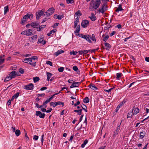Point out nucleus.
<instances>
[{"mask_svg":"<svg viewBox=\"0 0 149 149\" xmlns=\"http://www.w3.org/2000/svg\"><path fill=\"white\" fill-rule=\"evenodd\" d=\"M64 68L63 67H60V68H58V70L60 72H62L64 70Z\"/></svg>","mask_w":149,"mask_h":149,"instance_id":"obj_46","label":"nucleus"},{"mask_svg":"<svg viewBox=\"0 0 149 149\" xmlns=\"http://www.w3.org/2000/svg\"><path fill=\"white\" fill-rule=\"evenodd\" d=\"M12 79L11 77L9 75L5 79V81H8Z\"/></svg>","mask_w":149,"mask_h":149,"instance_id":"obj_39","label":"nucleus"},{"mask_svg":"<svg viewBox=\"0 0 149 149\" xmlns=\"http://www.w3.org/2000/svg\"><path fill=\"white\" fill-rule=\"evenodd\" d=\"M89 52V51L87 50H83V52H84V54H86L87 53H88Z\"/></svg>","mask_w":149,"mask_h":149,"instance_id":"obj_62","label":"nucleus"},{"mask_svg":"<svg viewBox=\"0 0 149 149\" xmlns=\"http://www.w3.org/2000/svg\"><path fill=\"white\" fill-rule=\"evenodd\" d=\"M45 93H42V94H39L38 95V96H45Z\"/></svg>","mask_w":149,"mask_h":149,"instance_id":"obj_61","label":"nucleus"},{"mask_svg":"<svg viewBox=\"0 0 149 149\" xmlns=\"http://www.w3.org/2000/svg\"><path fill=\"white\" fill-rule=\"evenodd\" d=\"M54 11V9L53 7H52L49 8L45 13L47 16L49 17L53 14Z\"/></svg>","mask_w":149,"mask_h":149,"instance_id":"obj_6","label":"nucleus"},{"mask_svg":"<svg viewBox=\"0 0 149 149\" xmlns=\"http://www.w3.org/2000/svg\"><path fill=\"white\" fill-rule=\"evenodd\" d=\"M139 112V109L138 108H135L133 113V115H136Z\"/></svg>","mask_w":149,"mask_h":149,"instance_id":"obj_29","label":"nucleus"},{"mask_svg":"<svg viewBox=\"0 0 149 149\" xmlns=\"http://www.w3.org/2000/svg\"><path fill=\"white\" fill-rule=\"evenodd\" d=\"M21 34L22 35L27 36H31L33 35L32 31L31 29H28L22 32Z\"/></svg>","mask_w":149,"mask_h":149,"instance_id":"obj_4","label":"nucleus"},{"mask_svg":"<svg viewBox=\"0 0 149 149\" xmlns=\"http://www.w3.org/2000/svg\"><path fill=\"white\" fill-rule=\"evenodd\" d=\"M89 22L88 20H85L82 22L81 23V26L83 28H86Z\"/></svg>","mask_w":149,"mask_h":149,"instance_id":"obj_10","label":"nucleus"},{"mask_svg":"<svg viewBox=\"0 0 149 149\" xmlns=\"http://www.w3.org/2000/svg\"><path fill=\"white\" fill-rule=\"evenodd\" d=\"M106 3H104L102 4L101 7V8H99L98 10L100 13H101L103 14L104 11H106L107 9Z\"/></svg>","mask_w":149,"mask_h":149,"instance_id":"obj_3","label":"nucleus"},{"mask_svg":"<svg viewBox=\"0 0 149 149\" xmlns=\"http://www.w3.org/2000/svg\"><path fill=\"white\" fill-rule=\"evenodd\" d=\"M89 101V99L88 97H86L85 98L84 100V102L85 103H88Z\"/></svg>","mask_w":149,"mask_h":149,"instance_id":"obj_31","label":"nucleus"},{"mask_svg":"<svg viewBox=\"0 0 149 149\" xmlns=\"http://www.w3.org/2000/svg\"><path fill=\"white\" fill-rule=\"evenodd\" d=\"M104 45L106 47L105 49H106L109 50L110 49L111 46L109 44L106 42L104 43Z\"/></svg>","mask_w":149,"mask_h":149,"instance_id":"obj_21","label":"nucleus"},{"mask_svg":"<svg viewBox=\"0 0 149 149\" xmlns=\"http://www.w3.org/2000/svg\"><path fill=\"white\" fill-rule=\"evenodd\" d=\"M113 90V88H111L109 90L104 89V91L105 92H108L109 93L111 91Z\"/></svg>","mask_w":149,"mask_h":149,"instance_id":"obj_52","label":"nucleus"},{"mask_svg":"<svg viewBox=\"0 0 149 149\" xmlns=\"http://www.w3.org/2000/svg\"><path fill=\"white\" fill-rule=\"evenodd\" d=\"M116 32L115 31H112V32L110 34V36H113V35H114L115 33H116Z\"/></svg>","mask_w":149,"mask_h":149,"instance_id":"obj_64","label":"nucleus"},{"mask_svg":"<svg viewBox=\"0 0 149 149\" xmlns=\"http://www.w3.org/2000/svg\"><path fill=\"white\" fill-rule=\"evenodd\" d=\"M36 115L37 116H38L40 118H44L45 116V114L42 113L39 111H37L36 112Z\"/></svg>","mask_w":149,"mask_h":149,"instance_id":"obj_8","label":"nucleus"},{"mask_svg":"<svg viewBox=\"0 0 149 149\" xmlns=\"http://www.w3.org/2000/svg\"><path fill=\"white\" fill-rule=\"evenodd\" d=\"M56 106L60 105H62V106H63L64 105V103L63 102H60V101H58L57 102H56Z\"/></svg>","mask_w":149,"mask_h":149,"instance_id":"obj_37","label":"nucleus"},{"mask_svg":"<svg viewBox=\"0 0 149 149\" xmlns=\"http://www.w3.org/2000/svg\"><path fill=\"white\" fill-rule=\"evenodd\" d=\"M46 104H47L46 103H45V102L43 103V104H42V105L43 107L45 108L47 107V105H46Z\"/></svg>","mask_w":149,"mask_h":149,"instance_id":"obj_60","label":"nucleus"},{"mask_svg":"<svg viewBox=\"0 0 149 149\" xmlns=\"http://www.w3.org/2000/svg\"><path fill=\"white\" fill-rule=\"evenodd\" d=\"M85 39L90 43H92V41L90 39V35H87Z\"/></svg>","mask_w":149,"mask_h":149,"instance_id":"obj_33","label":"nucleus"},{"mask_svg":"<svg viewBox=\"0 0 149 149\" xmlns=\"http://www.w3.org/2000/svg\"><path fill=\"white\" fill-rule=\"evenodd\" d=\"M80 83L79 82H75L74 81L73 83H72V84H74V86H75L74 87H76L78 86Z\"/></svg>","mask_w":149,"mask_h":149,"instance_id":"obj_40","label":"nucleus"},{"mask_svg":"<svg viewBox=\"0 0 149 149\" xmlns=\"http://www.w3.org/2000/svg\"><path fill=\"white\" fill-rule=\"evenodd\" d=\"M31 58V59L32 60H35L36 59L38 60V58L37 56H33L31 57L30 58Z\"/></svg>","mask_w":149,"mask_h":149,"instance_id":"obj_48","label":"nucleus"},{"mask_svg":"<svg viewBox=\"0 0 149 149\" xmlns=\"http://www.w3.org/2000/svg\"><path fill=\"white\" fill-rule=\"evenodd\" d=\"M145 135V132H141L140 134V138L141 139H143L144 136Z\"/></svg>","mask_w":149,"mask_h":149,"instance_id":"obj_28","label":"nucleus"},{"mask_svg":"<svg viewBox=\"0 0 149 149\" xmlns=\"http://www.w3.org/2000/svg\"><path fill=\"white\" fill-rule=\"evenodd\" d=\"M31 56V54H26V55H23V56L25 57H27L29 56Z\"/></svg>","mask_w":149,"mask_h":149,"instance_id":"obj_57","label":"nucleus"},{"mask_svg":"<svg viewBox=\"0 0 149 149\" xmlns=\"http://www.w3.org/2000/svg\"><path fill=\"white\" fill-rule=\"evenodd\" d=\"M51 100L50 99V98L47 99L45 101V103H46V104L49 102Z\"/></svg>","mask_w":149,"mask_h":149,"instance_id":"obj_58","label":"nucleus"},{"mask_svg":"<svg viewBox=\"0 0 149 149\" xmlns=\"http://www.w3.org/2000/svg\"><path fill=\"white\" fill-rule=\"evenodd\" d=\"M90 38L93 41L95 42L96 40L94 35L93 34L92 35H90Z\"/></svg>","mask_w":149,"mask_h":149,"instance_id":"obj_26","label":"nucleus"},{"mask_svg":"<svg viewBox=\"0 0 149 149\" xmlns=\"http://www.w3.org/2000/svg\"><path fill=\"white\" fill-rule=\"evenodd\" d=\"M89 86L92 90H97L98 89V88L94 84H91L89 85Z\"/></svg>","mask_w":149,"mask_h":149,"instance_id":"obj_20","label":"nucleus"},{"mask_svg":"<svg viewBox=\"0 0 149 149\" xmlns=\"http://www.w3.org/2000/svg\"><path fill=\"white\" fill-rule=\"evenodd\" d=\"M46 42V41L44 40L43 39V37L41 36L40 38H39L37 42L38 43H41L43 45L45 44Z\"/></svg>","mask_w":149,"mask_h":149,"instance_id":"obj_12","label":"nucleus"},{"mask_svg":"<svg viewBox=\"0 0 149 149\" xmlns=\"http://www.w3.org/2000/svg\"><path fill=\"white\" fill-rule=\"evenodd\" d=\"M38 138V136L36 135H35L33 136V139L35 140H37Z\"/></svg>","mask_w":149,"mask_h":149,"instance_id":"obj_51","label":"nucleus"},{"mask_svg":"<svg viewBox=\"0 0 149 149\" xmlns=\"http://www.w3.org/2000/svg\"><path fill=\"white\" fill-rule=\"evenodd\" d=\"M122 75V74L120 72L117 73L116 74V78L117 79L121 77Z\"/></svg>","mask_w":149,"mask_h":149,"instance_id":"obj_38","label":"nucleus"},{"mask_svg":"<svg viewBox=\"0 0 149 149\" xmlns=\"http://www.w3.org/2000/svg\"><path fill=\"white\" fill-rule=\"evenodd\" d=\"M45 12V9H43L41 10H39L36 13L37 19H39L41 16L43 15Z\"/></svg>","mask_w":149,"mask_h":149,"instance_id":"obj_5","label":"nucleus"},{"mask_svg":"<svg viewBox=\"0 0 149 149\" xmlns=\"http://www.w3.org/2000/svg\"><path fill=\"white\" fill-rule=\"evenodd\" d=\"M33 15L31 14H27L24 16L22 19L21 20V23L23 24L29 18L31 19L33 17Z\"/></svg>","mask_w":149,"mask_h":149,"instance_id":"obj_2","label":"nucleus"},{"mask_svg":"<svg viewBox=\"0 0 149 149\" xmlns=\"http://www.w3.org/2000/svg\"><path fill=\"white\" fill-rule=\"evenodd\" d=\"M19 92H17L14 95V96L15 97V98H17V97H18L19 96Z\"/></svg>","mask_w":149,"mask_h":149,"instance_id":"obj_53","label":"nucleus"},{"mask_svg":"<svg viewBox=\"0 0 149 149\" xmlns=\"http://www.w3.org/2000/svg\"><path fill=\"white\" fill-rule=\"evenodd\" d=\"M20 132L19 130H17L15 132V134L16 136H18L20 134Z\"/></svg>","mask_w":149,"mask_h":149,"instance_id":"obj_34","label":"nucleus"},{"mask_svg":"<svg viewBox=\"0 0 149 149\" xmlns=\"http://www.w3.org/2000/svg\"><path fill=\"white\" fill-rule=\"evenodd\" d=\"M19 72L22 74H23L24 72V70L22 68H20L19 69Z\"/></svg>","mask_w":149,"mask_h":149,"instance_id":"obj_50","label":"nucleus"},{"mask_svg":"<svg viewBox=\"0 0 149 149\" xmlns=\"http://www.w3.org/2000/svg\"><path fill=\"white\" fill-rule=\"evenodd\" d=\"M82 110V109H80L78 110V111L77 112V113H78V114L79 115H81Z\"/></svg>","mask_w":149,"mask_h":149,"instance_id":"obj_49","label":"nucleus"},{"mask_svg":"<svg viewBox=\"0 0 149 149\" xmlns=\"http://www.w3.org/2000/svg\"><path fill=\"white\" fill-rule=\"evenodd\" d=\"M56 102H52L50 103V105L51 106L55 107L56 106Z\"/></svg>","mask_w":149,"mask_h":149,"instance_id":"obj_41","label":"nucleus"},{"mask_svg":"<svg viewBox=\"0 0 149 149\" xmlns=\"http://www.w3.org/2000/svg\"><path fill=\"white\" fill-rule=\"evenodd\" d=\"M5 56L4 55L0 56V65L3 63L5 60L4 57Z\"/></svg>","mask_w":149,"mask_h":149,"instance_id":"obj_16","label":"nucleus"},{"mask_svg":"<svg viewBox=\"0 0 149 149\" xmlns=\"http://www.w3.org/2000/svg\"><path fill=\"white\" fill-rule=\"evenodd\" d=\"M40 79V78L38 77H35L33 78V81L34 83H36Z\"/></svg>","mask_w":149,"mask_h":149,"instance_id":"obj_35","label":"nucleus"},{"mask_svg":"<svg viewBox=\"0 0 149 149\" xmlns=\"http://www.w3.org/2000/svg\"><path fill=\"white\" fill-rule=\"evenodd\" d=\"M46 64L48 65H49L51 66H52V63L50 61H46Z\"/></svg>","mask_w":149,"mask_h":149,"instance_id":"obj_47","label":"nucleus"},{"mask_svg":"<svg viewBox=\"0 0 149 149\" xmlns=\"http://www.w3.org/2000/svg\"><path fill=\"white\" fill-rule=\"evenodd\" d=\"M87 36V35L81 34V35L80 36V37H81V38H83L85 39L86 38V37Z\"/></svg>","mask_w":149,"mask_h":149,"instance_id":"obj_54","label":"nucleus"},{"mask_svg":"<svg viewBox=\"0 0 149 149\" xmlns=\"http://www.w3.org/2000/svg\"><path fill=\"white\" fill-rule=\"evenodd\" d=\"M56 31V29H53L50 32V33L51 34L54 33Z\"/></svg>","mask_w":149,"mask_h":149,"instance_id":"obj_55","label":"nucleus"},{"mask_svg":"<svg viewBox=\"0 0 149 149\" xmlns=\"http://www.w3.org/2000/svg\"><path fill=\"white\" fill-rule=\"evenodd\" d=\"M89 17L90 18L92 21H95L96 19L94 14L93 13H91V16Z\"/></svg>","mask_w":149,"mask_h":149,"instance_id":"obj_17","label":"nucleus"},{"mask_svg":"<svg viewBox=\"0 0 149 149\" xmlns=\"http://www.w3.org/2000/svg\"><path fill=\"white\" fill-rule=\"evenodd\" d=\"M102 37L103 38V40L104 42H106L109 37L108 35L105 36L104 35H102Z\"/></svg>","mask_w":149,"mask_h":149,"instance_id":"obj_27","label":"nucleus"},{"mask_svg":"<svg viewBox=\"0 0 149 149\" xmlns=\"http://www.w3.org/2000/svg\"><path fill=\"white\" fill-rule=\"evenodd\" d=\"M72 69L74 70L76 72H77L78 70L77 67L76 66H74L72 68Z\"/></svg>","mask_w":149,"mask_h":149,"instance_id":"obj_45","label":"nucleus"},{"mask_svg":"<svg viewBox=\"0 0 149 149\" xmlns=\"http://www.w3.org/2000/svg\"><path fill=\"white\" fill-rule=\"evenodd\" d=\"M122 6L121 4H120L118 6V8H117L116 9V12H118L119 11H121L123 10V9L122 7Z\"/></svg>","mask_w":149,"mask_h":149,"instance_id":"obj_18","label":"nucleus"},{"mask_svg":"<svg viewBox=\"0 0 149 149\" xmlns=\"http://www.w3.org/2000/svg\"><path fill=\"white\" fill-rule=\"evenodd\" d=\"M121 122H121L120 124L117 127L116 129L114 132L113 136H114V137H115V136L117 135L118 134V132L120 128V126L121 123Z\"/></svg>","mask_w":149,"mask_h":149,"instance_id":"obj_11","label":"nucleus"},{"mask_svg":"<svg viewBox=\"0 0 149 149\" xmlns=\"http://www.w3.org/2000/svg\"><path fill=\"white\" fill-rule=\"evenodd\" d=\"M9 75L11 77L12 79L15 77L16 75V73L15 71H13L10 72Z\"/></svg>","mask_w":149,"mask_h":149,"instance_id":"obj_13","label":"nucleus"},{"mask_svg":"<svg viewBox=\"0 0 149 149\" xmlns=\"http://www.w3.org/2000/svg\"><path fill=\"white\" fill-rule=\"evenodd\" d=\"M31 25L32 27L34 28H37L39 26V24L36 22L31 23Z\"/></svg>","mask_w":149,"mask_h":149,"instance_id":"obj_14","label":"nucleus"},{"mask_svg":"<svg viewBox=\"0 0 149 149\" xmlns=\"http://www.w3.org/2000/svg\"><path fill=\"white\" fill-rule=\"evenodd\" d=\"M80 30V25H78L76 28V30L74 31V33H79Z\"/></svg>","mask_w":149,"mask_h":149,"instance_id":"obj_22","label":"nucleus"},{"mask_svg":"<svg viewBox=\"0 0 149 149\" xmlns=\"http://www.w3.org/2000/svg\"><path fill=\"white\" fill-rule=\"evenodd\" d=\"M58 53L60 54L63 53L64 52V51L62 50L61 49L59 50L58 51Z\"/></svg>","mask_w":149,"mask_h":149,"instance_id":"obj_63","label":"nucleus"},{"mask_svg":"<svg viewBox=\"0 0 149 149\" xmlns=\"http://www.w3.org/2000/svg\"><path fill=\"white\" fill-rule=\"evenodd\" d=\"M88 141L87 140H85L84 142L83 143L81 144V147L82 148H84L86 145Z\"/></svg>","mask_w":149,"mask_h":149,"instance_id":"obj_32","label":"nucleus"},{"mask_svg":"<svg viewBox=\"0 0 149 149\" xmlns=\"http://www.w3.org/2000/svg\"><path fill=\"white\" fill-rule=\"evenodd\" d=\"M47 80L49 81V80L50 78L52 75V74L49 72H47Z\"/></svg>","mask_w":149,"mask_h":149,"instance_id":"obj_25","label":"nucleus"},{"mask_svg":"<svg viewBox=\"0 0 149 149\" xmlns=\"http://www.w3.org/2000/svg\"><path fill=\"white\" fill-rule=\"evenodd\" d=\"M4 15H5L8 10V6H5L4 8Z\"/></svg>","mask_w":149,"mask_h":149,"instance_id":"obj_36","label":"nucleus"},{"mask_svg":"<svg viewBox=\"0 0 149 149\" xmlns=\"http://www.w3.org/2000/svg\"><path fill=\"white\" fill-rule=\"evenodd\" d=\"M123 102H122V103H120L118 105L116 109V112L118 110H119V109L120 108V107L122 106L123 105Z\"/></svg>","mask_w":149,"mask_h":149,"instance_id":"obj_30","label":"nucleus"},{"mask_svg":"<svg viewBox=\"0 0 149 149\" xmlns=\"http://www.w3.org/2000/svg\"><path fill=\"white\" fill-rule=\"evenodd\" d=\"M51 100L50 99V98L47 99L45 101V103H46V104L49 102Z\"/></svg>","mask_w":149,"mask_h":149,"instance_id":"obj_59","label":"nucleus"},{"mask_svg":"<svg viewBox=\"0 0 149 149\" xmlns=\"http://www.w3.org/2000/svg\"><path fill=\"white\" fill-rule=\"evenodd\" d=\"M38 38L37 35H34L32 36V37H30L29 38V40L32 42H33V40L35 41Z\"/></svg>","mask_w":149,"mask_h":149,"instance_id":"obj_19","label":"nucleus"},{"mask_svg":"<svg viewBox=\"0 0 149 149\" xmlns=\"http://www.w3.org/2000/svg\"><path fill=\"white\" fill-rule=\"evenodd\" d=\"M91 0H86L88 2ZM102 0H92L90 4L89 9L91 11L96 10L99 7L101 3Z\"/></svg>","mask_w":149,"mask_h":149,"instance_id":"obj_1","label":"nucleus"},{"mask_svg":"<svg viewBox=\"0 0 149 149\" xmlns=\"http://www.w3.org/2000/svg\"><path fill=\"white\" fill-rule=\"evenodd\" d=\"M79 17H77L76 18L74 22V28H75L79 22Z\"/></svg>","mask_w":149,"mask_h":149,"instance_id":"obj_15","label":"nucleus"},{"mask_svg":"<svg viewBox=\"0 0 149 149\" xmlns=\"http://www.w3.org/2000/svg\"><path fill=\"white\" fill-rule=\"evenodd\" d=\"M56 16L57 17V19L60 20H61V19L64 17L63 15V14L60 15H58L57 14H55L54 16Z\"/></svg>","mask_w":149,"mask_h":149,"instance_id":"obj_23","label":"nucleus"},{"mask_svg":"<svg viewBox=\"0 0 149 149\" xmlns=\"http://www.w3.org/2000/svg\"><path fill=\"white\" fill-rule=\"evenodd\" d=\"M24 89L27 90H32L34 88L33 84L32 83H30L29 84L24 86L23 87Z\"/></svg>","mask_w":149,"mask_h":149,"instance_id":"obj_7","label":"nucleus"},{"mask_svg":"<svg viewBox=\"0 0 149 149\" xmlns=\"http://www.w3.org/2000/svg\"><path fill=\"white\" fill-rule=\"evenodd\" d=\"M68 82L69 83L72 84L73 83L74 81H73V80H72V79H69L68 80Z\"/></svg>","mask_w":149,"mask_h":149,"instance_id":"obj_56","label":"nucleus"},{"mask_svg":"<svg viewBox=\"0 0 149 149\" xmlns=\"http://www.w3.org/2000/svg\"><path fill=\"white\" fill-rule=\"evenodd\" d=\"M75 15L76 16H80L81 15V13L80 11L79 10L77 12H76Z\"/></svg>","mask_w":149,"mask_h":149,"instance_id":"obj_42","label":"nucleus"},{"mask_svg":"<svg viewBox=\"0 0 149 149\" xmlns=\"http://www.w3.org/2000/svg\"><path fill=\"white\" fill-rule=\"evenodd\" d=\"M66 1L68 4L72 3H74L73 0H66Z\"/></svg>","mask_w":149,"mask_h":149,"instance_id":"obj_43","label":"nucleus"},{"mask_svg":"<svg viewBox=\"0 0 149 149\" xmlns=\"http://www.w3.org/2000/svg\"><path fill=\"white\" fill-rule=\"evenodd\" d=\"M28 61L29 62L28 63H29V64L32 65L33 67H35L36 66V62H34L32 63L31 62L32 61V60L30 58H25L24 61Z\"/></svg>","mask_w":149,"mask_h":149,"instance_id":"obj_9","label":"nucleus"},{"mask_svg":"<svg viewBox=\"0 0 149 149\" xmlns=\"http://www.w3.org/2000/svg\"><path fill=\"white\" fill-rule=\"evenodd\" d=\"M134 110V109H132V110L131 111H130L128 113V114L127 115V118H131L132 117V116L133 114V111Z\"/></svg>","mask_w":149,"mask_h":149,"instance_id":"obj_24","label":"nucleus"},{"mask_svg":"<svg viewBox=\"0 0 149 149\" xmlns=\"http://www.w3.org/2000/svg\"><path fill=\"white\" fill-rule=\"evenodd\" d=\"M77 53L78 52H77L74 51H73L72 52H70V55L72 54L74 55H76L77 54Z\"/></svg>","mask_w":149,"mask_h":149,"instance_id":"obj_44","label":"nucleus"}]
</instances>
